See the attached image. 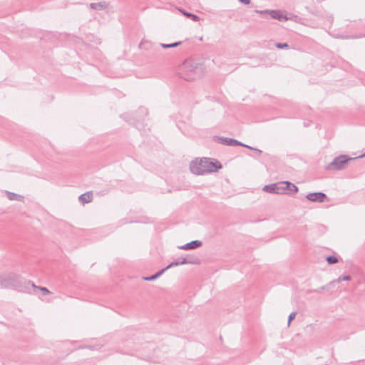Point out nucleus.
Here are the masks:
<instances>
[{"label":"nucleus","mask_w":365,"mask_h":365,"mask_svg":"<svg viewBox=\"0 0 365 365\" xmlns=\"http://www.w3.org/2000/svg\"><path fill=\"white\" fill-rule=\"evenodd\" d=\"M364 156H365V155H360L359 158H362Z\"/></svg>","instance_id":"nucleus-28"},{"label":"nucleus","mask_w":365,"mask_h":365,"mask_svg":"<svg viewBox=\"0 0 365 365\" xmlns=\"http://www.w3.org/2000/svg\"><path fill=\"white\" fill-rule=\"evenodd\" d=\"M297 315V312H292L289 317H288V325H289L290 322L295 318Z\"/></svg>","instance_id":"nucleus-22"},{"label":"nucleus","mask_w":365,"mask_h":365,"mask_svg":"<svg viewBox=\"0 0 365 365\" xmlns=\"http://www.w3.org/2000/svg\"><path fill=\"white\" fill-rule=\"evenodd\" d=\"M276 47L278 48H289V45L287 43H277L276 44Z\"/></svg>","instance_id":"nucleus-21"},{"label":"nucleus","mask_w":365,"mask_h":365,"mask_svg":"<svg viewBox=\"0 0 365 365\" xmlns=\"http://www.w3.org/2000/svg\"><path fill=\"white\" fill-rule=\"evenodd\" d=\"M241 3L244 4H249L250 2V0H239Z\"/></svg>","instance_id":"nucleus-25"},{"label":"nucleus","mask_w":365,"mask_h":365,"mask_svg":"<svg viewBox=\"0 0 365 365\" xmlns=\"http://www.w3.org/2000/svg\"><path fill=\"white\" fill-rule=\"evenodd\" d=\"M202 244V242L200 240H193L180 246L179 248L185 250H193L200 247Z\"/></svg>","instance_id":"nucleus-10"},{"label":"nucleus","mask_w":365,"mask_h":365,"mask_svg":"<svg viewBox=\"0 0 365 365\" xmlns=\"http://www.w3.org/2000/svg\"><path fill=\"white\" fill-rule=\"evenodd\" d=\"M252 150H255L256 152V153L260 155L262 153V150H259L257 148H255L254 149H252Z\"/></svg>","instance_id":"nucleus-26"},{"label":"nucleus","mask_w":365,"mask_h":365,"mask_svg":"<svg viewBox=\"0 0 365 365\" xmlns=\"http://www.w3.org/2000/svg\"><path fill=\"white\" fill-rule=\"evenodd\" d=\"M239 145H240V146L245 147V148H248V149H250V150H251V149H254V148H252V147H251V146H250V145H245V144H244V143H241V142H240V144Z\"/></svg>","instance_id":"nucleus-24"},{"label":"nucleus","mask_w":365,"mask_h":365,"mask_svg":"<svg viewBox=\"0 0 365 365\" xmlns=\"http://www.w3.org/2000/svg\"><path fill=\"white\" fill-rule=\"evenodd\" d=\"M262 190L269 193H274L278 195L284 194V188L282 182L266 185L263 187Z\"/></svg>","instance_id":"nucleus-5"},{"label":"nucleus","mask_w":365,"mask_h":365,"mask_svg":"<svg viewBox=\"0 0 365 365\" xmlns=\"http://www.w3.org/2000/svg\"><path fill=\"white\" fill-rule=\"evenodd\" d=\"M165 271L166 270L165 268H163L151 276L143 277V279L145 281H153L161 276L165 272Z\"/></svg>","instance_id":"nucleus-16"},{"label":"nucleus","mask_w":365,"mask_h":365,"mask_svg":"<svg viewBox=\"0 0 365 365\" xmlns=\"http://www.w3.org/2000/svg\"><path fill=\"white\" fill-rule=\"evenodd\" d=\"M181 44V41L175 42L173 43H160V46L163 48H170L176 47Z\"/></svg>","instance_id":"nucleus-19"},{"label":"nucleus","mask_w":365,"mask_h":365,"mask_svg":"<svg viewBox=\"0 0 365 365\" xmlns=\"http://www.w3.org/2000/svg\"><path fill=\"white\" fill-rule=\"evenodd\" d=\"M6 195L10 200L20 201L23 198L21 195L9 191H6Z\"/></svg>","instance_id":"nucleus-17"},{"label":"nucleus","mask_w":365,"mask_h":365,"mask_svg":"<svg viewBox=\"0 0 365 365\" xmlns=\"http://www.w3.org/2000/svg\"><path fill=\"white\" fill-rule=\"evenodd\" d=\"M93 194L91 192H87L86 193L81 194L78 197V200L82 203H88L92 201Z\"/></svg>","instance_id":"nucleus-13"},{"label":"nucleus","mask_w":365,"mask_h":365,"mask_svg":"<svg viewBox=\"0 0 365 365\" xmlns=\"http://www.w3.org/2000/svg\"><path fill=\"white\" fill-rule=\"evenodd\" d=\"M306 198L311 202H323L327 200V196L322 192H316L308 193Z\"/></svg>","instance_id":"nucleus-6"},{"label":"nucleus","mask_w":365,"mask_h":365,"mask_svg":"<svg viewBox=\"0 0 365 365\" xmlns=\"http://www.w3.org/2000/svg\"><path fill=\"white\" fill-rule=\"evenodd\" d=\"M25 283L27 284V287H27V291H29V288L31 287L34 289H39V290H41L43 295H46V294H50V291L46 287H38V286L35 285L34 283L32 282L31 281L25 282Z\"/></svg>","instance_id":"nucleus-11"},{"label":"nucleus","mask_w":365,"mask_h":365,"mask_svg":"<svg viewBox=\"0 0 365 365\" xmlns=\"http://www.w3.org/2000/svg\"><path fill=\"white\" fill-rule=\"evenodd\" d=\"M218 142L222 145L228 146H235L240 144V141L226 137H218Z\"/></svg>","instance_id":"nucleus-8"},{"label":"nucleus","mask_w":365,"mask_h":365,"mask_svg":"<svg viewBox=\"0 0 365 365\" xmlns=\"http://www.w3.org/2000/svg\"><path fill=\"white\" fill-rule=\"evenodd\" d=\"M148 43V42L147 41H145V42H141L140 44V48H143L145 46V44Z\"/></svg>","instance_id":"nucleus-27"},{"label":"nucleus","mask_w":365,"mask_h":365,"mask_svg":"<svg viewBox=\"0 0 365 365\" xmlns=\"http://www.w3.org/2000/svg\"><path fill=\"white\" fill-rule=\"evenodd\" d=\"M187 264V262L185 261V257H181V258H179L178 260L170 263L167 267H165V270H167L173 267H176L178 265H182V264Z\"/></svg>","instance_id":"nucleus-14"},{"label":"nucleus","mask_w":365,"mask_h":365,"mask_svg":"<svg viewBox=\"0 0 365 365\" xmlns=\"http://www.w3.org/2000/svg\"><path fill=\"white\" fill-rule=\"evenodd\" d=\"M108 6V4L106 1H101L98 3H91L89 7L91 9L102 11L106 9Z\"/></svg>","instance_id":"nucleus-12"},{"label":"nucleus","mask_w":365,"mask_h":365,"mask_svg":"<svg viewBox=\"0 0 365 365\" xmlns=\"http://www.w3.org/2000/svg\"><path fill=\"white\" fill-rule=\"evenodd\" d=\"M185 261L187 262V264H199L200 259L194 255H187L185 257Z\"/></svg>","instance_id":"nucleus-15"},{"label":"nucleus","mask_w":365,"mask_h":365,"mask_svg":"<svg viewBox=\"0 0 365 365\" xmlns=\"http://www.w3.org/2000/svg\"><path fill=\"white\" fill-rule=\"evenodd\" d=\"M350 279H351V277L349 275H345L343 277H340L337 281L339 282L341 281H349Z\"/></svg>","instance_id":"nucleus-23"},{"label":"nucleus","mask_w":365,"mask_h":365,"mask_svg":"<svg viewBox=\"0 0 365 365\" xmlns=\"http://www.w3.org/2000/svg\"><path fill=\"white\" fill-rule=\"evenodd\" d=\"M26 280L22 279L19 275L11 273L0 276V288H10L19 292H27Z\"/></svg>","instance_id":"nucleus-2"},{"label":"nucleus","mask_w":365,"mask_h":365,"mask_svg":"<svg viewBox=\"0 0 365 365\" xmlns=\"http://www.w3.org/2000/svg\"><path fill=\"white\" fill-rule=\"evenodd\" d=\"M354 158H348L346 155H339L336 157L331 163H330L327 166V170H343L345 166L347 165L349 160H354Z\"/></svg>","instance_id":"nucleus-4"},{"label":"nucleus","mask_w":365,"mask_h":365,"mask_svg":"<svg viewBox=\"0 0 365 365\" xmlns=\"http://www.w3.org/2000/svg\"><path fill=\"white\" fill-rule=\"evenodd\" d=\"M282 183L284 188V194L296 193L298 191V187L294 184L289 181H284Z\"/></svg>","instance_id":"nucleus-9"},{"label":"nucleus","mask_w":365,"mask_h":365,"mask_svg":"<svg viewBox=\"0 0 365 365\" xmlns=\"http://www.w3.org/2000/svg\"><path fill=\"white\" fill-rule=\"evenodd\" d=\"M197 70V63L190 61H185L179 68L178 74L181 78L190 81L196 78Z\"/></svg>","instance_id":"nucleus-3"},{"label":"nucleus","mask_w":365,"mask_h":365,"mask_svg":"<svg viewBox=\"0 0 365 365\" xmlns=\"http://www.w3.org/2000/svg\"><path fill=\"white\" fill-rule=\"evenodd\" d=\"M222 168V165L218 161H211L210 158H202L191 162L190 165V171L197 175H205V173L216 172Z\"/></svg>","instance_id":"nucleus-1"},{"label":"nucleus","mask_w":365,"mask_h":365,"mask_svg":"<svg viewBox=\"0 0 365 365\" xmlns=\"http://www.w3.org/2000/svg\"><path fill=\"white\" fill-rule=\"evenodd\" d=\"M182 14L185 16L191 19L195 22H197V21H198L200 20V17L198 16L195 15V14H191V13H189V12H187V11H182Z\"/></svg>","instance_id":"nucleus-18"},{"label":"nucleus","mask_w":365,"mask_h":365,"mask_svg":"<svg viewBox=\"0 0 365 365\" xmlns=\"http://www.w3.org/2000/svg\"><path fill=\"white\" fill-rule=\"evenodd\" d=\"M257 12H258V11H257ZM268 12L269 13L271 17L273 19H277L280 21H287L288 19H289L287 16L282 14V12L278 10H271V11L265 10V11H259V13H261V14L268 13Z\"/></svg>","instance_id":"nucleus-7"},{"label":"nucleus","mask_w":365,"mask_h":365,"mask_svg":"<svg viewBox=\"0 0 365 365\" xmlns=\"http://www.w3.org/2000/svg\"><path fill=\"white\" fill-rule=\"evenodd\" d=\"M326 260L329 264H334L338 262V259L334 255L327 257Z\"/></svg>","instance_id":"nucleus-20"}]
</instances>
